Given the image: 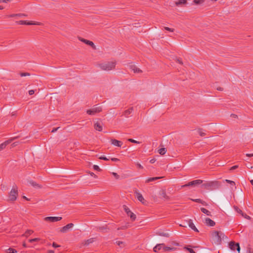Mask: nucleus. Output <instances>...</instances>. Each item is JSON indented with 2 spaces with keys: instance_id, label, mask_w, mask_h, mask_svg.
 I'll list each match as a JSON object with an SVG mask.
<instances>
[{
  "instance_id": "f257e3e1",
  "label": "nucleus",
  "mask_w": 253,
  "mask_h": 253,
  "mask_svg": "<svg viewBox=\"0 0 253 253\" xmlns=\"http://www.w3.org/2000/svg\"><path fill=\"white\" fill-rule=\"evenodd\" d=\"M220 186V183L218 181H207L202 185V187L208 190L217 189Z\"/></svg>"
},
{
  "instance_id": "f03ea898",
  "label": "nucleus",
  "mask_w": 253,
  "mask_h": 253,
  "mask_svg": "<svg viewBox=\"0 0 253 253\" xmlns=\"http://www.w3.org/2000/svg\"><path fill=\"white\" fill-rule=\"evenodd\" d=\"M116 65V61H110L102 63H98L97 64V66L102 70L109 71L110 70L115 69Z\"/></svg>"
},
{
  "instance_id": "7ed1b4c3",
  "label": "nucleus",
  "mask_w": 253,
  "mask_h": 253,
  "mask_svg": "<svg viewBox=\"0 0 253 253\" xmlns=\"http://www.w3.org/2000/svg\"><path fill=\"white\" fill-rule=\"evenodd\" d=\"M224 235L219 231H213L211 234L212 239L215 244L218 245L221 242L222 239L223 238Z\"/></svg>"
},
{
  "instance_id": "20e7f679",
  "label": "nucleus",
  "mask_w": 253,
  "mask_h": 253,
  "mask_svg": "<svg viewBox=\"0 0 253 253\" xmlns=\"http://www.w3.org/2000/svg\"><path fill=\"white\" fill-rule=\"evenodd\" d=\"M18 196L17 188L13 187L9 194L8 200L10 201H14L16 200Z\"/></svg>"
},
{
  "instance_id": "39448f33",
  "label": "nucleus",
  "mask_w": 253,
  "mask_h": 253,
  "mask_svg": "<svg viewBox=\"0 0 253 253\" xmlns=\"http://www.w3.org/2000/svg\"><path fill=\"white\" fill-rule=\"evenodd\" d=\"M102 108L100 106H93L91 109L86 111L87 114L90 115H93L96 113L102 111Z\"/></svg>"
},
{
  "instance_id": "423d86ee",
  "label": "nucleus",
  "mask_w": 253,
  "mask_h": 253,
  "mask_svg": "<svg viewBox=\"0 0 253 253\" xmlns=\"http://www.w3.org/2000/svg\"><path fill=\"white\" fill-rule=\"evenodd\" d=\"M229 248L232 251H235L236 250L239 253L240 251V247L239 243H235L234 241H231L229 243Z\"/></svg>"
},
{
  "instance_id": "0eeeda50",
  "label": "nucleus",
  "mask_w": 253,
  "mask_h": 253,
  "mask_svg": "<svg viewBox=\"0 0 253 253\" xmlns=\"http://www.w3.org/2000/svg\"><path fill=\"white\" fill-rule=\"evenodd\" d=\"M203 180L200 179L195 180L192 181L188 182L187 184L182 185V188H184L188 186H195L196 185L202 184Z\"/></svg>"
},
{
  "instance_id": "6e6552de",
  "label": "nucleus",
  "mask_w": 253,
  "mask_h": 253,
  "mask_svg": "<svg viewBox=\"0 0 253 253\" xmlns=\"http://www.w3.org/2000/svg\"><path fill=\"white\" fill-rule=\"evenodd\" d=\"M124 210L125 211L127 215L130 217L131 220L132 221H134L136 219V215L134 214L132 212H131L130 210L129 209V208L127 207L126 206H124Z\"/></svg>"
},
{
  "instance_id": "1a4fd4ad",
  "label": "nucleus",
  "mask_w": 253,
  "mask_h": 253,
  "mask_svg": "<svg viewBox=\"0 0 253 253\" xmlns=\"http://www.w3.org/2000/svg\"><path fill=\"white\" fill-rule=\"evenodd\" d=\"M79 39L80 41L84 42V43L90 46L93 49H96V46L94 45V43L90 41L85 40L81 37H79Z\"/></svg>"
},
{
  "instance_id": "9d476101",
  "label": "nucleus",
  "mask_w": 253,
  "mask_h": 253,
  "mask_svg": "<svg viewBox=\"0 0 253 253\" xmlns=\"http://www.w3.org/2000/svg\"><path fill=\"white\" fill-rule=\"evenodd\" d=\"M61 217H55V216H47L44 218V220L46 221H50L51 222H55L61 220Z\"/></svg>"
},
{
  "instance_id": "9b49d317",
  "label": "nucleus",
  "mask_w": 253,
  "mask_h": 253,
  "mask_svg": "<svg viewBox=\"0 0 253 253\" xmlns=\"http://www.w3.org/2000/svg\"><path fill=\"white\" fill-rule=\"evenodd\" d=\"M17 138V137H14L11 138V139H9L8 140L4 142L3 143H1V144H0V151H1L2 150H3L4 148H5L7 145L9 144L11 141L15 140Z\"/></svg>"
},
{
  "instance_id": "f8f14e48",
  "label": "nucleus",
  "mask_w": 253,
  "mask_h": 253,
  "mask_svg": "<svg viewBox=\"0 0 253 253\" xmlns=\"http://www.w3.org/2000/svg\"><path fill=\"white\" fill-rule=\"evenodd\" d=\"M129 68L130 70L133 71L134 73H141L142 71L138 68L136 65L134 64H130L129 65Z\"/></svg>"
},
{
  "instance_id": "ddd939ff",
  "label": "nucleus",
  "mask_w": 253,
  "mask_h": 253,
  "mask_svg": "<svg viewBox=\"0 0 253 253\" xmlns=\"http://www.w3.org/2000/svg\"><path fill=\"white\" fill-rule=\"evenodd\" d=\"M74 226V224L71 223L67 224L66 226L63 227L61 229L60 231L62 233H65L68 231V230L71 228H72Z\"/></svg>"
},
{
  "instance_id": "4468645a",
  "label": "nucleus",
  "mask_w": 253,
  "mask_h": 253,
  "mask_svg": "<svg viewBox=\"0 0 253 253\" xmlns=\"http://www.w3.org/2000/svg\"><path fill=\"white\" fill-rule=\"evenodd\" d=\"M134 194H135L138 200L141 202L142 204H144L145 200L143 197L142 194L136 190L134 192Z\"/></svg>"
},
{
  "instance_id": "2eb2a0df",
  "label": "nucleus",
  "mask_w": 253,
  "mask_h": 253,
  "mask_svg": "<svg viewBox=\"0 0 253 253\" xmlns=\"http://www.w3.org/2000/svg\"><path fill=\"white\" fill-rule=\"evenodd\" d=\"M188 226L194 231L196 232H199V230L196 227L194 223H193V221L191 219H189L188 220Z\"/></svg>"
},
{
  "instance_id": "dca6fc26",
  "label": "nucleus",
  "mask_w": 253,
  "mask_h": 253,
  "mask_svg": "<svg viewBox=\"0 0 253 253\" xmlns=\"http://www.w3.org/2000/svg\"><path fill=\"white\" fill-rule=\"evenodd\" d=\"M111 142L112 144L118 147H121L123 144V142L122 141L115 139H112L111 140Z\"/></svg>"
},
{
  "instance_id": "f3484780",
  "label": "nucleus",
  "mask_w": 253,
  "mask_h": 253,
  "mask_svg": "<svg viewBox=\"0 0 253 253\" xmlns=\"http://www.w3.org/2000/svg\"><path fill=\"white\" fill-rule=\"evenodd\" d=\"M205 223L210 226H213L215 224V222L209 218L205 219Z\"/></svg>"
},
{
  "instance_id": "a211bd4d",
  "label": "nucleus",
  "mask_w": 253,
  "mask_h": 253,
  "mask_svg": "<svg viewBox=\"0 0 253 253\" xmlns=\"http://www.w3.org/2000/svg\"><path fill=\"white\" fill-rule=\"evenodd\" d=\"M160 196L165 200H169V197L167 195L165 190H162L160 191Z\"/></svg>"
},
{
  "instance_id": "6ab92c4d",
  "label": "nucleus",
  "mask_w": 253,
  "mask_h": 253,
  "mask_svg": "<svg viewBox=\"0 0 253 253\" xmlns=\"http://www.w3.org/2000/svg\"><path fill=\"white\" fill-rule=\"evenodd\" d=\"M133 110V107H130L128 109L124 111L123 115L126 117H128L129 115L132 113Z\"/></svg>"
},
{
  "instance_id": "aec40b11",
  "label": "nucleus",
  "mask_w": 253,
  "mask_h": 253,
  "mask_svg": "<svg viewBox=\"0 0 253 253\" xmlns=\"http://www.w3.org/2000/svg\"><path fill=\"white\" fill-rule=\"evenodd\" d=\"M94 128L99 131H102V125L99 123V122H97L95 124H94Z\"/></svg>"
},
{
  "instance_id": "412c9836",
  "label": "nucleus",
  "mask_w": 253,
  "mask_h": 253,
  "mask_svg": "<svg viewBox=\"0 0 253 253\" xmlns=\"http://www.w3.org/2000/svg\"><path fill=\"white\" fill-rule=\"evenodd\" d=\"M163 246H164V244H157L153 249L154 252H157L161 249L163 250Z\"/></svg>"
},
{
  "instance_id": "4be33fe9",
  "label": "nucleus",
  "mask_w": 253,
  "mask_h": 253,
  "mask_svg": "<svg viewBox=\"0 0 253 253\" xmlns=\"http://www.w3.org/2000/svg\"><path fill=\"white\" fill-rule=\"evenodd\" d=\"M29 183L34 187L36 188H42V186L39 185V184L37 183L35 181L33 180H30L29 181Z\"/></svg>"
},
{
  "instance_id": "5701e85b",
  "label": "nucleus",
  "mask_w": 253,
  "mask_h": 253,
  "mask_svg": "<svg viewBox=\"0 0 253 253\" xmlns=\"http://www.w3.org/2000/svg\"><path fill=\"white\" fill-rule=\"evenodd\" d=\"M162 178V177H150V178H148V179L146 180V183H149V182H150L154 181L155 180H157V179H160V178Z\"/></svg>"
},
{
  "instance_id": "b1692460",
  "label": "nucleus",
  "mask_w": 253,
  "mask_h": 253,
  "mask_svg": "<svg viewBox=\"0 0 253 253\" xmlns=\"http://www.w3.org/2000/svg\"><path fill=\"white\" fill-rule=\"evenodd\" d=\"M173 250V248H170L169 247H166L165 244H164V246L163 247V251L164 252H168Z\"/></svg>"
},
{
  "instance_id": "393cba45",
  "label": "nucleus",
  "mask_w": 253,
  "mask_h": 253,
  "mask_svg": "<svg viewBox=\"0 0 253 253\" xmlns=\"http://www.w3.org/2000/svg\"><path fill=\"white\" fill-rule=\"evenodd\" d=\"M201 211H202V212L207 214V215L211 216V212L209 211L208 210L206 209L205 208H201Z\"/></svg>"
},
{
  "instance_id": "a878e982",
  "label": "nucleus",
  "mask_w": 253,
  "mask_h": 253,
  "mask_svg": "<svg viewBox=\"0 0 253 253\" xmlns=\"http://www.w3.org/2000/svg\"><path fill=\"white\" fill-rule=\"evenodd\" d=\"M33 232L34 231L32 230H27L22 236L28 237L30 235L32 234Z\"/></svg>"
},
{
  "instance_id": "bb28decb",
  "label": "nucleus",
  "mask_w": 253,
  "mask_h": 253,
  "mask_svg": "<svg viewBox=\"0 0 253 253\" xmlns=\"http://www.w3.org/2000/svg\"><path fill=\"white\" fill-rule=\"evenodd\" d=\"M187 3L186 0H178L175 2L176 5L178 6L180 4H186Z\"/></svg>"
},
{
  "instance_id": "cd10ccee",
  "label": "nucleus",
  "mask_w": 253,
  "mask_h": 253,
  "mask_svg": "<svg viewBox=\"0 0 253 253\" xmlns=\"http://www.w3.org/2000/svg\"><path fill=\"white\" fill-rule=\"evenodd\" d=\"M93 238L89 239L86 241H85L84 245L88 246L89 244L92 243L93 242Z\"/></svg>"
},
{
  "instance_id": "c85d7f7f",
  "label": "nucleus",
  "mask_w": 253,
  "mask_h": 253,
  "mask_svg": "<svg viewBox=\"0 0 253 253\" xmlns=\"http://www.w3.org/2000/svg\"><path fill=\"white\" fill-rule=\"evenodd\" d=\"M205 1V0H194L193 2L196 5L201 4Z\"/></svg>"
},
{
  "instance_id": "c756f323",
  "label": "nucleus",
  "mask_w": 253,
  "mask_h": 253,
  "mask_svg": "<svg viewBox=\"0 0 253 253\" xmlns=\"http://www.w3.org/2000/svg\"><path fill=\"white\" fill-rule=\"evenodd\" d=\"M167 150L165 148H162L158 150L160 154L163 155L166 153Z\"/></svg>"
},
{
  "instance_id": "7c9ffc66",
  "label": "nucleus",
  "mask_w": 253,
  "mask_h": 253,
  "mask_svg": "<svg viewBox=\"0 0 253 253\" xmlns=\"http://www.w3.org/2000/svg\"><path fill=\"white\" fill-rule=\"evenodd\" d=\"M157 234L158 235H160V236H164V237H169V234L168 233H164V232H159Z\"/></svg>"
},
{
  "instance_id": "2f4dec72",
  "label": "nucleus",
  "mask_w": 253,
  "mask_h": 253,
  "mask_svg": "<svg viewBox=\"0 0 253 253\" xmlns=\"http://www.w3.org/2000/svg\"><path fill=\"white\" fill-rule=\"evenodd\" d=\"M6 252L8 253H16L17 251L13 248H9L6 250Z\"/></svg>"
},
{
  "instance_id": "473e14b6",
  "label": "nucleus",
  "mask_w": 253,
  "mask_h": 253,
  "mask_svg": "<svg viewBox=\"0 0 253 253\" xmlns=\"http://www.w3.org/2000/svg\"><path fill=\"white\" fill-rule=\"evenodd\" d=\"M234 210L239 213L242 214V212H243L237 206H234Z\"/></svg>"
},
{
  "instance_id": "72a5a7b5",
  "label": "nucleus",
  "mask_w": 253,
  "mask_h": 253,
  "mask_svg": "<svg viewBox=\"0 0 253 253\" xmlns=\"http://www.w3.org/2000/svg\"><path fill=\"white\" fill-rule=\"evenodd\" d=\"M116 244L121 248H123L125 246V243L122 241H117Z\"/></svg>"
},
{
  "instance_id": "f704fd0d",
  "label": "nucleus",
  "mask_w": 253,
  "mask_h": 253,
  "mask_svg": "<svg viewBox=\"0 0 253 253\" xmlns=\"http://www.w3.org/2000/svg\"><path fill=\"white\" fill-rule=\"evenodd\" d=\"M41 239L39 238H36L32 239H29V242L30 243H33L34 242H38Z\"/></svg>"
},
{
  "instance_id": "c9c22d12",
  "label": "nucleus",
  "mask_w": 253,
  "mask_h": 253,
  "mask_svg": "<svg viewBox=\"0 0 253 253\" xmlns=\"http://www.w3.org/2000/svg\"><path fill=\"white\" fill-rule=\"evenodd\" d=\"M26 25H39L40 23L38 22L33 23L32 21H27Z\"/></svg>"
},
{
  "instance_id": "e433bc0d",
  "label": "nucleus",
  "mask_w": 253,
  "mask_h": 253,
  "mask_svg": "<svg viewBox=\"0 0 253 253\" xmlns=\"http://www.w3.org/2000/svg\"><path fill=\"white\" fill-rule=\"evenodd\" d=\"M20 75L21 77H25V76H30V74L27 72L23 73L21 72L20 73Z\"/></svg>"
},
{
  "instance_id": "4c0bfd02",
  "label": "nucleus",
  "mask_w": 253,
  "mask_h": 253,
  "mask_svg": "<svg viewBox=\"0 0 253 253\" xmlns=\"http://www.w3.org/2000/svg\"><path fill=\"white\" fill-rule=\"evenodd\" d=\"M225 181L226 182L228 183L229 184H230L232 186L235 185V183L233 181L228 180V179H226Z\"/></svg>"
},
{
  "instance_id": "58836bf2",
  "label": "nucleus",
  "mask_w": 253,
  "mask_h": 253,
  "mask_svg": "<svg viewBox=\"0 0 253 253\" xmlns=\"http://www.w3.org/2000/svg\"><path fill=\"white\" fill-rule=\"evenodd\" d=\"M242 216L244 217L245 218L247 219H250L251 217L248 215H247L246 213H244V212H242Z\"/></svg>"
},
{
  "instance_id": "ea45409f",
  "label": "nucleus",
  "mask_w": 253,
  "mask_h": 253,
  "mask_svg": "<svg viewBox=\"0 0 253 253\" xmlns=\"http://www.w3.org/2000/svg\"><path fill=\"white\" fill-rule=\"evenodd\" d=\"M17 23L20 25H26L27 21L20 20L19 21L17 22Z\"/></svg>"
},
{
  "instance_id": "a19ab883",
  "label": "nucleus",
  "mask_w": 253,
  "mask_h": 253,
  "mask_svg": "<svg viewBox=\"0 0 253 253\" xmlns=\"http://www.w3.org/2000/svg\"><path fill=\"white\" fill-rule=\"evenodd\" d=\"M184 249H185L187 251H188L190 253H196L195 252V251L191 248H189L188 247H185Z\"/></svg>"
},
{
  "instance_id": "79ce46f5",
  "label": "nucleus",
  "mask_w": 253,
  "mask_h": 253,
  "mask_svg": "<svg viewBox=\"0 0 253 253\" xmlns=\"http://www.w3.org/2000/svg\"><path fill=\"white\" fill-rule=\"evenodd\" d=\"M93 168L95 170H97V171H101V169L97 165H93Z\"/></svg>"
},
{
  "instance_id": "37998d69",
  "label": "nucleus",
  "mask_w": 253,
  "mask_h": 253,
  "mask_svg": "<svg viewBox=\"0 0 253 253\" xmlns=\"http://www.w3.org/2000/svg\"><path fill=\"white\" fill-rule=\"evenodd\" d=\"M128 141L133 143H139V142L131 138L128 139Z\"/></svg>"
},
{
  "instance_id": "c03bdc74",
  "label": "nucleus",
  "mask_w": 253,
  "mask_h": 253,
  "mask_svg": "<svg viewBox=\"0 0 253 253\" xmlns=\"http://www.w3.org/2000/svg\"><path fill=\"white\" fill-rule=\"evenodd\" d=\"M99 159H100V160H105V161H108L109 160V159L108 158H107L105 156H100L99 157Z\"/></svg>"
},
{
  "instance_id": "a18cd8bd",
  "label": "nucleus",
  "mask_w": 253,
  "mask_h": 253,
  "mask_svg": "<svg viewBox=\"0 0 253 253\" xmlns=\"http://www.w3.org/2000/svg\"><path fill=\"white\" fill-rule=\"evenodd\" d=\"M198 132H199V134L201 136H205L206 135V133L205 132H203L201 131V129H199L198 130Z\"/></svg>"
},
{
  "instance_id": "49530a36",
  "label": "nucleus",
  "mask_w": 253,
  "mask_h": 253,
  "mask_svg": "<svg viewBox=\"0 0 253 253\" xmlns=\"http://www.w3.org/2000/svg\"><path fill=\"white\" fill-rule=\"evenodd\" d=\"M164 29L168 31H169V32H173L174 31V29H171V28H169V27H164Z\"/></svg>"
},
{
  "instance_id": "de8ad7c7",
  "label": "nucleus",
  "mask_w": 253,
  "mask_h": 253,
  "mask_svg": "<svg viewBox=\"0 0 253 253\" xmlns=\"http://www.w3.org/2000/svg\"><path fill=\"white\" fill-rule=\"evenodd\" d=\"M202 200H201L200 199H193L192 200L193 201H194L195 202L199 203H202Z\"/></svg>"
},
{
  "instance_id": "09e8293b",
  "label": "nucleus",
  "mask_w": 253,
  "mask_h": 253,
  "mask_svg": "<svg viewBox=\"0 0 253 253\" xmlns=\"http://www.w3.org/2000/svg\"><path fill=\"white\" fill-rule=\"evenodd\" d=\"M112 174L116 179L119 178L120 176L117 173L113 172Z\"/></svg>"
},
{
  "instance_id": "8fccbe9b",
  "label": "nucleus",
  "mask_w": 253,
  "mask_h": 253,
  "mask_svg": "<svg viewBox=\"0 0 253 253\" xmlns=\"http://www.w3.org/2000/svg\"><path fill=\"white\" fill-rule=\"evenodd\" d=\"M52 247H54V248H58V247H59L60 246L57 245L56 243H55V242H53L52 243Z\"/></svg>"
},
{
  "instance_id": "3c124183",
  "label": "nucleus",
  "mask_w": 253,
  "mask_h": 253,
  "mask_svg": "<svg viewBox=\"0 0 253 253\" xmlns=\"http://www.w3.org/2000/svg\"><path fill=\"white\" fill-rule=\"evenodd\" d=\"M238 168V166L237 165H235V166H234L233 167H232L231 168H230V170H234L236 169H237Z\"/></svg>"
},
{
  "instance_id": "603ef678",
  "label": "nucleus",
  "mask_w": 253,
  "mask_h": 253,
  "mask_svg": "<svg viewBox=\"0 0 253 253\" xmlns=\"http://www.w3.org/2000/svg\"><path fill=\"white\" fill-rule=\"evenodd\" d=\"M176 62L180 64H182V61L180 58H176Z\"/></svg>"
},
{
  "instance_id": "864d4df0",
  "label": "nucleus",
  "mask_w": 253,
  "mask_h": 253,
  "mask_svg": "<svg viewBox=\"0 0 253 253\" xmlns=\"http://www.w3.org/2000/svg\"><path fill=\"white\" fill-rule=\"evenodd\" d=\"M27 15L24 13H18L17 14V16L22 17V16H27Z\"/></svg>"
},
{
  "instance_id": "5fc2aeb1",
  "label": "nucleus",
  "mask_w": 253,
  "mask_h": 253,
  "mask_svg": "<svg viewBox=\"0 0 253 253\" xmlns=\"http://www.w3.org/2000/svg\"><path fill=\"white\" fill-rule=\"evenodd\" d=\"M106 229H107L106 227H105V226H102V227H99V229L101 231H104V230H106Z\"/></svg>"
},
{
  "instance_id": "6e6d98bb",
  "label": "nucleus",
  "mask_w": 253,
  "mask_h": 253,
  "mask_svg": "<svg viewBox=\"0 0 253 253\" xmlns=\"http://www.w3.org/2000/svg\"><path fill=\"white\" fill-rule=\"evenodd\" d=\"M59 128H60V127H56V128H53L52 129V130H51V132H55Z\"/></svg>"
},
{
  "instance_id": "4d7b16f0",
  "label": "nucleus",
  "mask_w": 253,
  "mask_h": 253,
  "mask_svg": "<svg viewBox=\"0 0 253 253\" xmlns=\"http://www.w3.org/2000/svg\"><path fill=\"white\" fill-rule=\"evenodd\" d=\"M111 160L113 162H118L120 161L119 159L116 158H111Z\"/></svg>"
},
{
  "instance_id": "13d9d810",
  "label": "nucleus",
  "mask_w": 253,
  "mask_h": 253,
  "mask_svg": "<svg viewBox=\"0 0 253 253\" xmlns=\"http://www.w3.org/2000/svg\"><path fill=\"white\" fill-rule=\"evenodd\" d=\"M35 93V91L34 90H30L29 91V94L30 95H32L34 94Z\"/></svg>"
},
{
  "instance_id": "bf43d9fd",
  "label": "nucleus",
  "mask_w": 253,
  "mask_h": 253,
  "mask_svg": "<svg viewBox=\"0 0 253 253\" xmlns=\"http://www.w3.org/2000/svg\"><path fill=\"white\" fill-rule=\"evenodd\" d=\"M11 0H0V2H7L8 1H10Z\"/></svg>"
},
{
  "instance_id": "052dcab7",
  "label": "nucleus",
  "mask_w": 253,
  "mask_h": 253,
  "mask_svg": "<svg viewBox=\"0 0 253 253\" xmlns=\"http://www.w3.org/2000/svg\"><path fill=\"white\" fill-rule=\"evenodd\" d=\"M15 16H17V14H12L8 16L9 17H13Z\"/></svg>"
},
{
  "instance_id": "680f3d73",
  "label": "nucleus",
  "mask_w": 253,
  "mask_h": 253,
  "mask_svg": "<svg viewBox=\"0 0 253 253\" xmlns=\"http://www.w3.org/2000/svg\"><path fill=\"white\" fill-rule=\"evenodd\" d=\"M137 166L138 168L142 169L143 167L139 163L137 164Z\"/></svg>"
},
{
  "instance_id": "e2e57ef3",
  "label": "nucleus",
  "mask_w": 253,
  "mask_h": 253,
  "mask_svg": "<svg viewBox=\"0 0 253 253\" xmlns=\"http://www.w3.org/2000/svg\"><path fill=\"white\" fill-rule=\"evenodd\" d=\"M156 161L155 159H151L150 161V163L151 164H153L155 163V162Z\"/></svg>"
},
{
  "instance_id": "0e129e2a",
  "label": "nucleus",
  "mask_w": 253,
  "mask_h": 253,
  "mask_svg": "<svg viewBox=\"0 0 253 253\" xmlns=\"http://www.w3.org/2000/svg\"><path fill=\"white\" fill-rule=\"evenodd\" d=\"M201 204H202V205L206 206H207V203L203 200H202V203Z\"/></svg>"
},
{
  "instance_id": "69168bd1",
  "label": "nucleus",
  "mask_w": 253,
  "mask_h": 253,
  "mask_svg": "<svg viewBox=\"0 0 253 253\" xmlns=\"http://www.w3.org/2000/svg\"><path fill=\"white\" fill-rule=\"evenodd\" d=\"M246 156H248V157H253V153H252V154H246Z\"/></svg>"
},
{
  "instance_id": "338daca9",
  "label": "nucleus",
  "mask_w": 253,
  "mask_h": 253,
  "mask_svg": "<svg viewBox=\"0 0 253 253\" xmlns=\"http://www.w3.org/2000/svg\"><path fill=\"white\" fill-rule=\"evenodd\" d=\"M90 174L91 176H93L94 177H96V175L93 172H90Z\"/></svg>"
},
{
  "instance_id": "774afa93",
  "label": "nucleus",
  "mask_w": 253,
  "mask_h": 253,
  "mask_svg": "<svg viewBox=\"0 0 253 253\" xmlns=\"http://www.w3.org/2000/svg\"><path fill=\"white\" fill-rule=\"evenodd\" d=\"M48 253H54V251H53V250H49V251H48Z\"/></svg>"
}]
</instances>
